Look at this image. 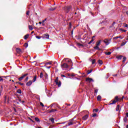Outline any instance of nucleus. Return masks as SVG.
Masks as SVG:
<instances>
[{
    "label": "nucleus",
    "mask_w": 128,
    "mask_h": 128,
    "mask_svg": "<svg viewBox=\"0 0 128 128\" xmlns=\"http://www.w3.org/2000/svg\"><path fill=\"white\" fill-rule=\"evenodd\" d=\"M61 68L62 70H64V68H68V66L70 65L66 63H64L61 64Z\"/></svg>",
    "instance_id": "obj_1"
},
{
    "label": "nucleus",
    "mask_w": 128,
    "mask_h": 128,
    "mask_svg": "<svg viewBox=\"0 0 128 128\" xmlns=\"http://www.w3.org/2000/svg\"><path fill=\"white\" fill-rule=\"evenodd\" d=\"M64 60L66 61V62H68L69 64V66H72V60L68 59V58H64Z\"/></svg>",
    "instance_id": "obj_2"
},
{
    "label": "nucleus",
    "mask_w": 128,
    "mask_h": 128,
    "mask_svg": "<svg viewBox=\"0 0 128 128\" xmlns=\"http://www.w3.org/2000/svg\"><path fill=\"white\" fill-rule=\"evenodd\" d=\"M86 82H94V80L92 78H86Z\"/></svg>",
    "instance_id": "obj_3"
},
{
    "label": "nucleus",
    "mask_w": 128,
    "mask_h": 128,
    "mask_svg": "<svg viewBox=\"0 0 128 128\" xmlns=\"http://www.w3.org/2000/svg\"><path fill=\"white\" fill-rule=\"evenodd\" d=\"M70 120V122H68V126H72V124H74L75 123L72 122V120H74V118H72Z\"/></svg>",
    "instance_id": "obj_4"
},
{
    "label": "nucleus",
    "mask_w": 128,
    "mask_h": 128,
    "mask_svg": "<svg viewBox=\"0 0 128 128\" xmlns=\"http://www.w3.org/2000/svg\"><path fill=\"white\" fill-rule=\"evenodd\" d=\"M82 118L83 120H86L88 118V114H86V115L84 116Z\"/></svg>",
    "instance_id": "obj_5"
},
{
    "label": "nucleus",
    "mask_w": 128,
    "mask_h": 128,
    "mask_svg": "<svg viewBox=\"0 0 128 128\" xmlns=\"http://www.w3.org/2000/svg\"><path fill=\"white\" fill-rule=\"evenodd\" d=\"M42 38H47V40H48V38H50V35L48 34H44L43 35V36H42Z\"/></svg>",
    "instance_id": "obj_6"
},
{
    "label": "nucleus",
    "mask_w": 128,
    "mask_h": 128,
    "mask_svg": "<svg viewBox=\"0 0 128 128\" xmlns=\"http://www.w3.org/2000/svg\"><path fill=\"white\" fill-rule=\"evenodd\" d=\"M104 42L106 44V46H108V44H110V40L108 39H106L104 40Z\"/></svg>",
    "instance_id": "obj_7"
},
{
    "label": "nucleus",
    "mask_w": 128,
    "mask_h": 128,
    "mask_svg": "<svg viewBox=\"0 0 128 128\" xmlns=\"http://www.w3.org/2000/svg\"><path fill=\"white\" fill-rule=\"evenodd\" d=\"M32 81L30 80L26 84V86H32Z\"/></svg>",
    "instance_id": "obj_8"
},
{
    "label": "nucleus",
    "mask_w": 128,
    "mask_h": 128,
    "mask_svg": "<svg viewBox=\"0 0 128 128\" xmlns=\"http://www.w3.org/2000/svg\"><path fill=\"white\" fill-rule=\"evenodd\" d=\"M126 42H128V41H126V40H123L122 42L121 43L120 46H124Z\"/></svg>",
    "instance_id": "obj_9"
},
{
    "label": "nucleus",
    "mask_w": 128,
    "mask_h": 128,
    "mask_svg": "<svg viewBox=\"0 0 128 128\" xmlns=\"http://www.w3.org/2000/svg\"><path fill=\"white\" fill-rule=\"evenodd\" d=\"M16 52L18 54H22V50L20 48H16Z\"/></svg>",
    "instance_id": "obj_10"
},
{
    "label": "nucleus",
    "mask_w": 128,
    "mask_h": 128,
    "mask_svg": "<svg viewBox=\"0 0 128 128\" xmlns=\"http://www.w3.org/2000/svg\"><path fill=\"white\" fill-rule=\"evenodd\" d=\"M65 8L66 10H67L68 12H70V8H72V6H67L65 7Z\"/></svg>",
    "instance_id": "obj_11"
},
{
    "label": "nucleus",
    "mask_w": 128,
    "mask_h": 128,
    "mask_svg": "<svg viewBox=\"0 0 128 128\" xmlns=\"http://www.w3.org/2000/svg\"><path fill=\"white\" fill-rule=\"evenodd\" d=\"M94 38H95L94 36H93L92 37V40L90 42H88V44H92V42H94Z\"/></svg>",
    "instance_id": "obj_12"
},
{
    "label": "nucleus",
    "mask_w": 128,
    "mask_h": 128,
    "mask_svg": "<svg viewBox=\"0 0 128 128\" xmlns=\"http://www.w3.org/2000/svg\"><path fill=\"white\" fill-rule=\"evenodd\" d=\"M102 40H99L98 41H97L96 42V46H100V42H101Z\"/></svg>",
    "instance_id": "obj_13"
},
{
    "label": "nucleus",
    "mask_w": 128,
    "mask_h": 128,
    "mask_svg": "<svg viewBox=\"0 0 128 128\" xmlns=\"http://www.w3.org/2000/svg\"><path fill=\"white\" fill-rule=\"evenodd\" d=\"M116 102H118V101H116V100H114L111 101V103H110V104H116Z\"/></svg>",
    "instance_id": "obj_14"
},
{
    "label": "nucleus",
    "mask_w": 128,
    "mask_h": 128,
    "mask_svg": "<svg viewBox=\"0 0 128 128\" xmlns=\"http://www.w3.org/2000/svg\"><path fill=\"white\" fill-rule=\"evenodd\" d=\"M117 38H120V40H122V36H117L114 38V40H117Z\"/></svg>",
    "instance_id": "obj_15"
},
{
    "label": "nucleus",
    "mask_w": 128,
    "mask_h": 128,
    "mask_svg": "<svg viewBox=\"0 0 128 128\" xmlns=\"http://www.w3.org/2000/svg\"><path fill=\"white\" fill-rule=\"evenodd\" d=\"M122 58H124V56H122V55L116 56V58H118V60H122Z\"/></svg>",
    "instance_id": "obj_16"
},
{
    "label": "nucleus",
    "mask_w": 128,
    "mask_h": 128,
    "mask_svg": "<svg viewBox=\"0 0 128 128\" xmlns=\"http://www.w3.org/2000/svg\"><path fill=\"white\" fill-rule=\"evenodd\" d=\"M56 84L58 86V88H60V86H62V82H60V81H58V84Z\"/></svg>",
    "instance_id": "obj_17"
},
{
    "label": "nucleus",
    "mask_w": 128,
    "mask_h": 128,
    "mask_svg": "<svg viewBox=\"0 0 128 128\" xmlns=\"http://www.w3.org/2000/svg\"><path fill=\"white\" fill-rule=\"evenodd\" d=\"M36 76H34L32 82H36Z\"/></svg>",
    "instance_id": "obj_18"
},
{
    "label": "nucleus",
    "mask_w": 128,
    "mask_h": 128,
    "mask_svg": "<svg viewBox=\"0 0 128 128\" xmlns=\"http://www.w3.org/2000/svg\"><path fill=\"white\" fill-rule=\"evenodd\" d=\"M102 100V96H97V100L100 101Z\"/></svg>",
    "instance_id": "obj_19"
},
{
    "label": "nucleus",
    "mask_w": 128,
    "mask_h": 128,
    "mask_svg": "<svg viewBox=\"0 0 128 128\" xmlns=\"http://www.w3.org/2000/svg\"><path fill=\"white\" fill-rule=\"evenodd\" d=\"M49 120H50V122H52V124H54V118H50L49 119Z\"/></svg>",
    "instance_id": "obj_20"
},
{
    "label": "nucleus",
    "mask_w": 128,
    "mask_h": 128,
    "mask_svg": "<svg viewBox=\"0 0 128 128\" xmlns=\"http://www.w3.org/2000/svg\"><path fill=\"white\" fill-rule=\"evenodd\" d=\"M104 54H106V56H110V54H112V52H105Z\"/></svg>",
    "instance_id": "obj_21"
},
{
    "label": "nucleus",
    "mask_w": 128,
    "mask_h": 128,
    "mask_svg": "<svg viewBox=\"0 0 128 128\" xmlns=\"http://www.w3.org/2000/svg\"><path fill=\"white\" fill-rule=\"evenodd\" d=\"M119 30H120V32H126V30H124L122 28H119Z\"/></svg>",
    "instance_id": "obj_22"
},
{
    "label": "nucleus",
    "mask_w": 128,
    "mask_h": 128,
    "mask_svg": "<svg viewBox=\"0 0 128 128\" xmlns=\"http://www.w3.org/2000/svg\"><path fill=\"white\" fill-rule=\"evenodd\" d=\"M28 74H24V75H22L21 78H22V79L24 80V78H26V76H28Z\"/></svg>",
    "instance_id": "obj_23"
},
{
    "label": "nucleus",
    "mask_w": 128,
    "mask_h": 128,
    "mask_svg": "<svg viewBox=\"0 0 128 128\" xmlns=\"http://www.w3.org/2000/svg\"><path fill=\"white\" fill-rule=\"evenodd\" d=\"M94 50H100V47L98 46H96L94 48Z\"/></svg>",
    "instance_id": "obj_24"
},
{
    "label": "nucleus",
    "mask_w": 128,
    "mask_h": 128,
    "mask_svg": "<svg viewBox=\"0 0 128 128\" xmlns=\"http://www.w3.org/2000/svg\"><path fill=\"white\" fill-rule=\"evenodd\" d=\"M44 78L46 80H48V76L46 73H45V74H44Z\"/></svg>",
    "instance_id": "obj_25"
},
{
    "label": "nucleus",
    "mask_w": 128,
    "mask_h": 128,
    "mask_svg": "<svg viewBox=\"0 0 128 128\" xmlns=\"http://www.w3.org/2000/svg\"><path fill=\"white\" fill-rule=\"evenodd\" d=\"M56 112V109H52V110H51L49 112Z\"/></svg>",
    "instance_id": "obj_26"
},
{
    "label": "nucleus",
    "mask_w": 128,
    "mask_h": 128,
    "mask_svg": "<svg viewBox=\"0 0 128 128\" xmlns=\"http://www.w3.org/2000/svg\"><path fill=\"white\" fill-rule=\"evenodd\" d=\"M28 28L30 30H34V28H32V26H28Z\"/></svg>",
    "instance_id": "obj_27"
},
{
    "label": "nucleus",
    "mask_w": 128,
    "mask_h": 128,
    "mask_svg": "<svg viewBox=\"0 0 128 128\" xmlns=\"http://www.w3.org/2000/svg\"><path fill=\"white\" fill-rule=\"evenodd\" d=\"M40 78H44V74H42V72L40 73Z\"/></svg>",
    "instance_id": "obj_28"
},
{
    "label": "nucleus",
    "mask_w": 128,
    "mask_h": 128,
    "mask_svg": "<svg viewBox=\"0 0 128 128\" xmlns=\"http://www.w3.org/2000/svg\"><path fill=\"white\" fill-rule=\"evenodd\" d=\"M35 120L37 122H40V119L38 118H35Z\"/></svg>",
    "instance_id": "obj_29"
},
{
    "label": "nucleus",
    "mask_w": 128,
    "mask_h": 128,
    "mask_svg": "<svg viewBox=\"0 0 128 128\" xmlns=\"http://www.w3.org/2000/svg\"><path fill=\"white\" fill-rule=\"evenodd\" d=\"M126 60V57H124L122 58V62H125Z\"/></svg>",
    "instance_id": "obj_30"
},
{
    "label": "nucleus",
    "mask_w": 128,
    "mask_h": 128,
    "mask_svg": "<svg viewBox=\"0 0 128 128\" xmlns=\"http://www.w3.org/2000/svg\"><path fill=\"white\" fill-rule=\"evenodd\" d=\"M98 63L99 64H102V60H98Z\"/></svg>",
    "instance_id": "obj_31"
},
{
    "label": "nucleus",
    "mask_w": 128,
    "mask_h": 128,
    "mask_svg": "<svg viewBox=\"0 0 128 128\" xmlns=\"http://www.w3.org/2000/svg\"><path fill=\"white\" fill-rule=\"evenodd\" d=\"M98 112V108L93 110V112Z\"/></svg>",
    "instance_id": "obj_32"
},
{
    "label": "nucleus",
    "mask_w": 128,
    "mask_h": 128,
    "mask_svg": "<svg viewBox=\"0 0 128 128\" xmlns=\"http://www.w3.org/2000/svg\"><path fill=\"white\" fill-rule=\"evenodd\" d=\"M116 110L117 112H118V110H120V105H118L116 108Z\"/></svg>",
    "instance_id": "obj_33"
},
{
    "label": "nucleus",
    "mask_w": 128,
    "mask_h": 128,
    "mask_svg": "<svg viewBox=\"0 0 128 128\" xmlns=\"http://www.w3.org/2000/svg\"><path fill=\"white\" fill-rule=\"evenodd\" d=\"M92 72V70H88L87 71V74H90V73Z\"/></svg>",
    "instance_id": "obj_34"
},
{
    "label": "nucleus",
    "mask_w": 128,
    "mask_h": 128,
    "mask_svg": "<svg viewBox=\"0 0 128 128\" xmlns=\"http://www.w3.org/2000/svg\"><path fill=\"white\" fill-rule=\"evenodd\" d=\"M124 122H128V118L126 117H124Z\"/></svg>",
    "instance_id": "obj_35"
},
{
    "label": "nucleus",
    "mask_w": 128,
    "mask_h": 128,
    "mask_svg": "<svg viewBox=\"0 0 128 128\" xmlns=\"http://www.w3.org/2000/svg\"><path fill=\"white\" fill-rule=\"evenodd\" d=\"M54 82H55L56 84H58V82H59V81H58V78L57 77V78H56V79L55 80Z\"/></svg>",
    "instance_id": "obj_36"
},
{
    "label": "nucleus",
    "mask_w": 128,
    "mask_h": 128,
    "mask_svg": "<svg viewBox=\"0 0 128 128\" xmlns=\"http://www.w3.org/2000/svg\"><path fill=\"white\" fill-rule=\"evenodd\" d=\"M92 64H96V60L95 59L92 60Z\"/></svg>",
    "instance_id": "obj_37"
},
{
    "label": "nucleus",
    "mask_w": 128,
    "mask_h": 128,
    "mask_svg": "<svg viewBox=\"0 0 128 128\" xmlns=\"http://www.w3.org/2000/svg\"><path fill=\"white\" fill-rule=\"evenodd\" d=\"M24 46L25 48H28V43H25V44H24Z\"/></svg>",
    "instance_id": "obj_38"
},
{
    "label": "nucleus",
    "mask_w": 128,
    "mask_h": 128,
    "mask_svg": "<svg viewBox=\"0 0 128 128\" xmlns=\"http://www.w3.org/2000/svg\"><path fill=\"white\" fill-rule=\"evenodd\" d=\"M123 26L124 28H128V24H124Z\"/></svg>",
    "instance_id": "obj_39"
},
{
    "label": "nucleus",
    "mask_w": 128,
    "mask_h": 128,
    "mask_svg": "<svg viewBox=\"0 0 128 128\" xmlns=\"http://www.w3.org/2000/svg\"><path fill=\"white\" fill-rule=\"evenodd\" d=\"M17 92L18 94H22V90L18 89V90H17Z\"/></svg>",
    "instance_id": "obj_40"
},
{
    "label": "nucleus",
    "mask_w": 128,
    "mask_h": 128,
    "mask_svg": "<svg viewBox=\"0 0 128 128\" xmlns=\"http://www.w3.org/2000/svg\"><path fill=\"white\" fill-rule=\"evenodd\" d=\"M36 38H38V40H40L42 36H36Z\"/></svg>",
    "instance_id": "obj_41"
},
{
    "label": "nucleus",
    "mask_w": 128,
    "mask_h": 128,
    "mask_svg": "<svg viewBox=\"0 0 128 128\" xmlns=\"http://www.w3.org/2000/svg\"><path fill=\"white\" fill-rule=\"evenodd\" d=\"M48 64H52V62H48L45 64V66H48Z\"/></svg>",
    "instance_id": "obj_42"
},
{
    "label": "nucleus",
    "mask_w": 128,
    "mask_h": 128,
    "mask_svg": "<svg viewBox=\"0 0 128 128\" xmlns=\"http://www.w3.org/2000/svg\"><path fill=\"white\" fill-rule=\"evenodd\" d=\"M28 35H26L24 37V40H28Z\"/></svg>",
    "instance_id": "obj_43"
},
{
    "label": "nucleus",
    "mask_w": 128,
    "mask_h": 128,
    "mask_svg": "<svg viewBox=\"0 0 128 128\" xmlns=\"http://www.w3.org/2000/svg\"><path fill=\"white\" fill-rule=\"evenodd\" d=\"M115 100H116V102H118V96H116L115 97Z\"/></svg>",
    "instance_id": "obj_44"
},
{
    "label": "nucleus",
    "mask_w": 128,
    "mask_h": 128,
    "mask_svg": "<svg viewBox=\"0 0 128 128\" xmlns=\"http://www.w3.org/2000/svg\"><path fill=\"white\" fill-rule=\"evenodd\" d=\"M40 106H42V108H44V104H42V102H40Z\"/></svg>",
    "instance_id": "obj_45"
},
{
    "label": "nucleus",
    "mask_w": 128,
    "mask_h": 128,
    "mask_svg": "<svg viewBox=\"0 0 128 128\" xmlns=\"http://www.w3.org/2000/svg\"><path fill=\"white\" fill-rule=\"evenodd\" d=\"M109 77H110V74H106V78H108Z\"/></svg>",
    "instance_id": "obj_46"
},
{
    "label": "nucleus",
    "mask_w": 128,
    "mask_h": 128,
    "mask_svg": "<svg viewBox=\"0 0 128 128\" xmlns=\"http://www.w3.org/2000/svg\"><path fill=\"white\" fill-rule=\"evenodd\" d=\"M98 90L96 89V90H94V93H95V94H98Z\"/></svg>",
    "instance_id": "obj_47"
},
{
    "label": "nucleus",
    "mask_w": 128,
    "mask_h": 128,
    "mask_svg": "<svg viewBox=\"0 0 128 128\" xmlns=\"http://www.w3.org/2000/svg\"><path fill=\"white\" fill-rule=\"evenodd\" d=\"M92 116V118H96V113L94 114Z\"/></svg>",
    "instance_id": "obj_48"
},
{
    "label": "nucleus",
    "mask_w": 128,
    "mask_h": 128,
    "mask_svg": "<svg viewBox=\"0 0 128 128\" xmlns=\"http://www.w3.org/2000/svg\"><path fill=\"white\" fill-rule=\"evenodd\" d=\"M26 16H30V11H27L26 12Z\"/></svg>",
    "instance_id": "obj_49"
},
{
    "label": "nucleus",
    "mask_w": 128,
    "mask_h": 128,
    "mask_svg": "<svg viewBox=\"0 0 128 128\" xmlns=\"http://www.w3.org/2000/svg\"><path fill=\"white\" fill-rule=\"evenodd\" d=\"M56 103H54V104H51V108H52V106H56Z\"/></svg>",
    "instance_id": "obj_50"
},
{
    "label": "nucleus",
    "mask_w": 128,
    "mask_h": 128,
    "mask_svg": "<svg viewBox=\"0 0 128 128\" xmlns=\"http://www.w3.org/2000/svg\"><path fill=\"white\" fill-rule=\"evenodd\" d=\"M18 84H20V86H24V83H22L20 82H18Z\"/></svg>",
    "instance_id": "obj_51"
},
{
    "label": "nucleus",
    "mask_w": 128,
    "mask_h": 128,
    "mask_svg": "<svg viewBox=\"0 0 128 128\" xmlns=\"http://www.w3.org/2000/svg\"><path fill=\"white\" fill-rule=\"evenodd\" d=\"M56 10V8H50V10Z\"/></svg>",
    "instance_id": "obj_52"
},
{
    "label": "nucleus",
    "mask_w": 128,
    "mask_h": 128,
    "mask_svg": "<svg viewBox=\"0 0 128 128\" xmlns=\"http://www.w3.org/2000/svg\"><path fill=\"white\" fill-rule=\"evenodd\" d=\"M46 20V18H45L44 20H42V24H44V22Z\"/></svg>",
    "instance_id": "obj_53"
},
{
    "label": "nucleus",
    "mask_w": 128,
    "mask_h": 128,
    "mask_svg": "<svg viewBox=\"0 0 128 128\" xmlns=\"http://www.w3.org/2000/svg\"><path fill=\"white\" fill-rule=\"evenodd\" d=\"M28 77H26L25 79V82H28Z\"/></svg>",
    "instance_id": "obj_54"
},
{
    "label": "nucleus",
    "mask_w": 128,
    "mask_h": 128,
    "mask_svg": "<svg viewBox=\"0 0 128 128\" xmlns=\"http://www.w3.org/2000/svg\"><path fill=\"white\" fill-rule=\"evenodd\" d=\"M22 80H23V79L22 77H20L18 78V80H20V82L22 81Z\"/></svg>",
    "instance_id": "obj_55"
},
{
    "label": "nucleus",
    "mask_w": 128,
    "mask_h": 128,
    "mask_svg": "<svg viewBox=\"0 0 128 128\" xmlns=\"http://www.w3.org/2000/svg\"><path fill=\"white\" fill-rule=\"evenodd\" d=\"M61 76H62V78H66V76H64V74H62Z\"/></svg>",
    "instance_id": "obj_56"
},
{
    "label": "nucleus",
    "mask_w": 128,
    "mask_h": 128,
    "mask_svg": "<svg viewBox=\"0 0 128 128\" xmlns=\"http://www.w3.org/2000/svg\"><path fill=\"white\" fill-rule=\"evenodd\" d=\"M18 100V102H22V100H20V99H18V100Z\"/></svg>",
    "instance_id": "obj_57"
},
{
    "label": "nucleus",
    "mask_w": 128,
    "mask_h": 128,
    "mask_svg": "<svg viewBox=\"0 0 128 128\" xmlns=\"http://www.w3.org/2000/svg\"><path fill=\"white\" fill-rule=\"evenodd\" d=\"M51 66H46V68H48V69H50V68Z\"/></svg>",
    "instance_id": "obj_58"
},
{
    "label": "nucleus",
    "mask_w": 128,
    "mask_h": 128,
    "mask_svg": "<svg viewBox=\"0 0 128 128\" xmlns=\"http://www.w3.org/2000/svg\"><path fill=\"white\" fill-rule=\"evenodd\" d=\"M24 101L22 100V101L21 104H24Z\"/></svg>",
    "instance_id": "obj_59"
},
{
    "label": "nucleus",
    "mask_w": 128,
    "mask_h": 128,
    "mask_svg": "<svg viewBox=\"0 0 128 128\" xmlns=\"http://www.w3.org/2000/svg\"><path fill=\"white\" fill-rule=\"evenodd\" d=\"M45 24L44 23H42V26H44Z\"/></svg>",
    "instance_id": "obj_60"
},
{
    "label": "nucleus",
    "mask_w": 128,
    "mask_h": 128,
    "mask_svg": "<svg viewBox=\"0 0 128 128\" xmlns=\"http://www.w3.org/2000/svg\"><path fill=\"white\" fill-rule=\"evenodd\" d=\"M38 24H42V22H38Z\"/></svg>",
    "instance_id": "obj_61"
},
{
    "label": "nucleus",
    "mask_w": 128,
    "mask_h": 128,
    "mask_svg": "<svg viewBox=\"0 0 128 128\" xmlns=\"http://www.w3.org/2000/svg\"><path fill=\"white\" fill-rule=\"evenodd\" d=\"M126 14L128 16V11H126Z\"/></svg>",
    "instance_id": "obj_62"
},
{
    "label": "nucleus",
    "mask_w": 128,
    "mask_h": 128,
    "mask_svg": "<svg viewBox=\"0 0 128 128\" xmlns=\"http://www.w3.org/2000/svg\"><path fill=\"white\" fill-rule=\"evenodd\" d=\"M126 116L128 118V112L126 113Z\"/></svg>",
    "instance_id": "obj_63"
},
{
    "label": "nucleus",
    "mask_w": 128,
    "mask_h": 128,
    "mask_svg": "<svg viewBox=\"0 0 128 128\" xmlns=\"http://www.w3.org/2000/svg\"><path fill=\"white\" fill-rule=\"evenodd\" d=\"M128 40V37H126V39H125V40Z\"/></svg>",
    "instance_id": "obj_64"
}]
</instances>
